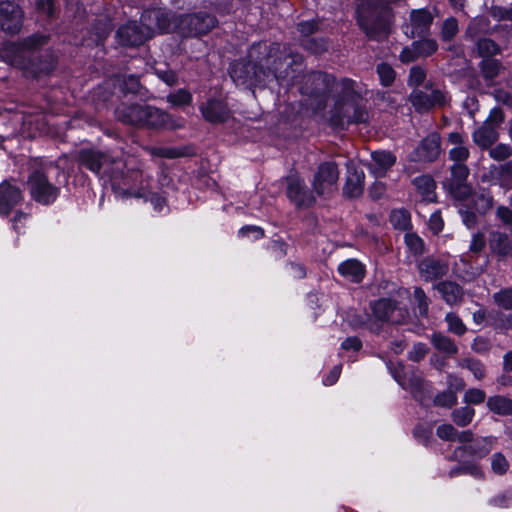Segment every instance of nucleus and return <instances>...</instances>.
Returning <instances> with one entry per match:
<instances>
[{"instance_id": "a878e982", "label": "nucleus", "mask_w": 512, "mask_h": 512, "mask_svg": "<svg viewBox=\"0 0 512 512\" xmlns=\"http://www.w3.org/2000/svg\"><path fill=\"white\" fill-rule=\"evenodd\" d=\"M472 137L476 145L481 148H488L498 139V133L495 126L484 122L481 127L473 132Z\"/></svg>"}, {"instance_id": "3c124183", "label": "nucleus", "mask_w": 512, "mask_h": 512, "mask_svg": "<svg viewBox=\"0 0 512 512\" xmlns=\"http://www.w3.org/2000/svg\"><path fill=\"white\" fill-rule=\"evenodd\" d=\"M490 504L498 508H508L512 506V490L504 491L490 499Z\"/></svg>"}, {"instance_id": "f8f14e48", "label": "nucleus", "mask_w": 512, "mask_h": 512, "mask_svg": "<svg viewBox=\"0 0 512 512\" xmlns=\"http://www.w3.org/2000/svg\"><path fill=\"white\" fill-rule=\"evenodd\" d=\"M469 169L464 163H455L451 167V178L448 181L450 193L458 200H466L472 194L471 187L466 183Z\"/></svg>"}, {"instance_id": "49530a36", "label": "nucleus", "mask_w": 512, "mask_h": 512, "mask_svg": "<svg viewBox=\"0 0 512 512\" xmlns=\"http://www.w3.org/2000/svg\"><path fill=\"white\" fill-rule=\"evenodd\" d=\"M458 32V22L455 18L446 19L442 25L441 37L444 41H450Z\"/></svg>"}, {"instance_id": "bf43d9fd", "label": "nucleus", "mask_w": 512, "mask_h": 512, "mask_svg": "<svg viewBox=\"0 0 512 512\" xmlns=\"http://www.w3.org/2000/svg\"><path fill=\"white\" fill-rule=\"evenodd\" d=\"M447 385V390L453 391V393L455 394L459 391H462L465 388L464 380L452 374H449L447 377Z\"/></svg>"}, {"instance_id": "f3484780", "label": "nucleus", "mask_w": 512, "mask_h": 512, "mask_svg": "<svg viewBox=\"0 0 512 512\" xmlns=\"http://www.w3.org/2000/svg\"><path fill=\"white\" fill-rule=\"evenodd\" d=\"M440 152V136L437 133H432L423 139L415 152L411 155V160L434 161L438 158Z\"/></svg>"}, {"instance_id": "09e8293b", "label": "nucleus", "mask_w": 512, "mask_h": 512, "mask_svg": "<svg viewBox=\"0 0 512 512\" xmlns=\"http://www.w3.org/2000/svg\"><path fill=\"white\" fill-rule=\"evenodd\" d=\"M494 302L504 308L512 309V288L503 289L493 295Z\"/></svg>"}, {"instance_id": "72a5a7b5", "label": "nucleus", "mask_w": 512, "mask_h": 512, "mask_svg": "<svg viewBox=\"0 0 512 512\" xmlns=\"http://www.w3.org/2000/svg\"><path fill=\"white\" fill-rule=\"evenodd\" d=\"M490 248L499 255H507L509 253V241L507 235L500 232L491 233Z\"/></svg>"}, {"instance_id": "9b49d317", "label": "nucleus", "mask_w": 512, "mask_h": 512, "mask_svg": "<svg viewBox=\"0 0 512 512\" xmlns=\"http://www.w3.org/2000/svg\"><path fill=\"white\" fill-rule=\"evenodd\" d=\"M339 171L335 163L320 165L313 181V189L318 195H329L337 190Z\"/></svg>"}, {"instance_id": "c756f323", "label": "nucleus", "mask_w": 512, "mask_h": 512, "mask_svg": "<svg viewBox=\"0 0 512 512\" xmlns=\"http://www.w3.org/2000/svg\"><path fill=\"white\" fill-rule=\"evenodd\" d=\"M473 205L477 212L486 214L494 205V199L491 191L485 188L479 189L473 195Z\"/></svg>"}, {"instance_id": "5701e85b", "label": "nucleus", "mask_w": 512, "mask_h": 512, "mask_svg": "<svg viewBox=\"0 0 512 512\" xmlns=\"http://www.w3.org/2000/svg\"><path fill=\"white\" fill-rule=\"evenodd\" d=\"M200 109L203 117L211 123H222L230 116L227 106L219 100H208Z\"/></svg>"}, {"instance_id": "dca6fc26", "label": "nucleus", "mask_w": 512, "mask_h": 512, "mask_svg": "<svg viewBox=\"0 0 512 512\" xmlns=\"http://www.w3.org/2000/svg\"><path fill=\"white\" fill-rule=\"evenodd\" d=\"M373 314L380 320L401 323L406 318V312L391 299H380L372 305Z\"/></svg>"}, {"instance_id": "338daca9", "label": "nucleus", "mask_w": 512, "mask_h": 512, "mask_svg": "<svg viewBox=\"0 0 512 512\" xmlns=\"http://www.w3.org/2000/svg\"><path fill=\"white\" fill-rule=\"evenodd\" d=\"M496 215L499 220L504 224H512V210L506 206H499L496 210Z\"/></svg>"}, {"instance_id": "2eb2a0df", "label": "nucleus", "mask_w": 512, "mask_h": 512, "mask_svg": "<svg viewBox=\"0 0 512 512\" xmlns=\"http://www.w3.org/2000/svg\"><path fill=\"white\" fill-rule=\"evenodd\" d=\"M393 376L404 389L409 390L413 397L420 402H423L426 394L430 392L429 385L423 380L421 373L410 372L402 376L398 372H393Z\"/></svg>"}, {"instance_id": "ea45409f", "label": "nucleus", "mask_w": 512, "mask_h": 512, "mask_svg": "<svg viewBox=\"0 0 512 512\" xmlns=\"http://www.w3.org/2000/svg\"><path fill=\"white\" fill-rule=\"evenodd\" d=\"M478 52L485 59L499 53V46L492 40L484 38L480 39L477 43Z\"/></svg>"}, {"instance_id": "6ab92c4d", "label": "nucleus", "mask_w": 512, "mask_h": 512, "mask_svg": "<svg viewBox=\"0 0 512 512\" xmlns=\"http://www.w3.org/2000/svg\"><path fill=\"white\" fill-rule=\"evenodd\" d=\"M287 195L298 207L310 206L314 197L304 189V183L296 176L287 178Z\"/></svg>"}, {"instance_id": "ddd939ff", "label": "nucleus", "mask_w": 512, "mask_h": 512, "mask_svg": "<svg viewBox=\"0 0 512 512\" xmlns=\"http://www.w3.org/2000/svg\"><path fill=\"white\" fill-rule=\"evenodd\" d=\"M23 11L9 1L0 3V29L7 33H18L22 27Z\"/></svg>"}, {"instance_id": "5fc2aeb1", "label": "nucleus", "mask_w": 512, "mask_h": 512, "mask_svg": "<svg viewBox=\"0 0 512 512\" xmlns=\"http://www.w3.org/2000/svg\"><path fill=\"white\" fill-rule=\"evenodd\" d=\"M436 434L443 440L454 441L457 436V430L450 424H443L437 428Z\"/></svg>"}, {"instance_id": "79ce46f5", "label": "nucleus", "mask_w": 512, "mask_h": 512, "mask_svg": "<svg viewBox=\"0 0 512 512\" xmlns=\"http://www.w3.org/2000/svg\"><path fill=\"white\" fill-rule=\"evenodd\" d=\"M445 320L448 324V330L456 335H463L467 328L462 320L454 313H448L445 316Z\"/></svg>"}, {"instance_id": "f03ea898", "label": "nucleus", "mask_w": 512, "mask_h": 512, "mask_svg": "<svg viewBox=\"0 0 512 512\" xmlns=\"http://www.w3.org/2000/svg\"><path fill=\"white\" fill-rule=\"evenodd\" d=\"M335 91L340 94L332 111V121L335 125L344 126L351 123H366L369 113L358 104L361 91L357 83L351 79L336 82L329 74L315 72L306 77L302 93L311 97H323Z\"/></svg>"}, {"instance_id": "864d4df0", "label": "nucleus", "mask_w": 512, "mask_h": 512, "mask_svg": "<svg viewBox=\"0 0 512 512\" xmlns=\"http://www.w3.org/2000/svg\"><path fill=\"white\" fill-rule=\"evenodd\" d=\"M485 398V392L476 388L469 389L464 394V402L468 404H480L484 402Z\"/></svg>"}, {"instance_id": "9d476101", "label": "nucleus", "mask_w": 512, "mask_h": 512, "mask_svg": "<svg viewBox=\"0 0 512 512\" xmlns=\"http://www.w3.org/2000/svg\"><path fill=\"white\" fill-rule=\"evenodd\" d=\"M28 185L32 197L39 203L47 205L58 197L59 189L48 181L43 170H35L29 177Z\"/></svg>"}, {"instance_id": "1a4fd4ad", "label": "nucleus", "mask_w": 512, "mask_h": 512, "mask_svg": "<svg viewBox=\"0 0 512 512\" xmlns=\"http://www.w3.org/2000/svg\"><path fill=\"white\" fill-rule=\"evenodd\" d=\"M409 100L419 112H426L435 106H442L447 102L445 93L432 85L415 88L410 94Z\"/></svg>"}, {"instance_id": "7c9ffc66", "label": "nucleus", "mask_w": 512, "mask_h": 512, "mask_svg": "<svg viewBox=\"0 0 512 512\" xmlns=\"http://www.w3.org/2000/svg\"><path fill=\"white\" fill-rule=\"evenodd\" d=\"M496 442L494 437H484L474 441L469 446H465V450L475 457L482 458L487 455L493 448Z\"/></svg>"}, {"instance_id": "f704fd0d", "label": "nucleus", "mask_w": 512, "mask_h": 512, "mask_svg": "<svg viewBox=\"0 0 512 512\" xmlns=\"http://www.w3.org/2000/svg\"><path fill=\"white\" fill-rule=\"evenodd\" d=\"M390 222L394 228L406 230L410 227V214L404 209H395L390 214Z\"/></svg>"}, {"instance_id": "a211bd4d", "label": "nucleus", "mask_w": 512, "mask_h": 512, "mask_svg": "<svg viewBox=\"0 0 512 512\" xmlns=\"http://www.w3.org/2000/svg\"><path fill=\"white\" fill-rule=\"evenodd\" d=\"M347 178L344 186V194L351 198L359 197L363 192L364 172L358 169L354 162L347 163Z\"/></svg>"}, {"instance_id": "4c0bfd02", "label": "nucleus", "mask_w": 512, "mask_h": 512, "mask_svg": "<svg viewBox=\"0 0 512 512\" xmlns=\"http://www.w3.org/2000/svg\"><path fill=\"white\" fill-rule=\"evenodd\" d=\"M475 410L470 407H461L453 411L452 419L460 427L467 426L474 418Z\"/></svg>"}, {"instance_id": "e433bc0d", "label": "nucleus", "mask_w": 512, "mask_h": 512, "mask_svg": "<svg viewBox=\"0 0 512 512\" xmlns=\"http://www.w3.org/2000/svg\"><path fill=\"white\" fill-rule=\"evenodd\" d=\"M458 365L471 371L477 380H482L485 377V367L479 360L466 358L460 360Z\"/></svg>"}, {"instance_id": "69168bd1", "label": "nucleus", "mask_w": 512, "mask_h": 512, "mask_svg": "<svg viewBox=\"0 0 512 512\" xmlns=\"http://www.w3.org/2000/svg\"><path fill=\"white\" fill-rule=\"evenodd\" d=\"M418 58L419 55L416 53V49H414L413 43L411 44V46L405 47L400 54V60L403 63L413 62Z\"/></svg>"}, {"instance_id": "2f4dec72", "label": "nucleus", "mask_w": 512, "mask_h": 512, "mask_svg": "<svg viewBox=\"0 0 512 512\" xmlns=\"http://www.w3.org/2000/svg\"><path fill=\"white\" fill-rule=\"evenodd\" d=\"M413 184L417 190L423 195L425 200L432 201L434 199V180L427 175L417 177L413 180Z\"/></svg>"}, {"instance_id": "0eeeda50", "label": "nucleus", "mask_w": 512, "mask_h": 512, "mask_svg": "<svg viewBox=\"0 0 512 512\" xmlns=\"http://www.w3.org/2000/svg\"><path fill=\"white\" fill-rule=\"evenodd\" d=\"M170 28L166 32H177L182 36H199L208 33L216 24V20L209 14H194L179 18L168 12L164 19Z\"/></svg>"}, {"instance_id": "aec40b11", "label": "nucleus", "mask_w": 512, "mask_h": 512, "mask_svg": "<svg viewBox=\"0 0 512 512\" xmlns=\"http://www.w3.org/2000/svg\"><path fill=\"white\" fill-rule=\"evenodd\" d=\"M396 163V156L385 150L374 151L371 153V162L368 169L376 177H384L388 170Z\"/></svg>"}, {"instance_id": "c85d7f7f", "label": "nucleus", "mask_w": 512, "mask_h": 512, "mask_svg": "<svg viewBox=\"0 0 512 512\" xmlns=\"http://www.w3.org/2000/svg\"><path fill=\"white\" fill-rule=\"evenodd\" d=\"M487 407L491 412L501 416L512 415V399L503 395L489 397Z\"/></svg>"}, {"instance_id": "680f3d73", "label": "nucleus", "mask_w": 512, "mask_h": 512, "mask_svg": "<svg viewBox=\"0 0 512 512\" xmlns=\"http://www.w3.org/2000/svg\"><path fill=\"white\" fill-rule=\"evenodd\" d=\"M428 348L425 344H415L409 353V358L413 361H420L427 354Z\"/></svg>"}, {"instance_id": "c9c22d12", "label": "nucleus", "mask_w": 512, "mask_h": 512, "mask_svg": "<svg viewBox=\"0 0 512 512\" xmlns=\"http://www.w3.org/2000/svg\"><path fill=\"white\" fill-rule=\"evenodd\" d=\"M413 47L420 57H428L437 51L438 45L434 39L425 38L413 42Z\"/></svg>"}, {"instance_id": "4468645a", "label": "nucleus", "mask_w": 512, "mask_h": 512, "mask_svg": "<svg viewBox=\"0 0 512 512\" xmlns=\"http://www.w3.org/2000/svg\"><path fill=\"white\" fill-rule=\"evenodd\" d=\"M432 22L433 16L428 10H412L404 32L410 38L424 36L429 33Z\"/></svg>"}, {"instance_id": "de8ad7c7", "label": "nucleus", "mask_w": 512, "mask_h": 512, "mask_svg": "<svg viewBox=\"0 0 512 512\" xmlns=\"http://www.w3.org/2000/svg\"><path fill=\"white\" fill-rule=\"evenodd\" d=\"M377 73L380 81L384 86H389L395 79V72L393 68L385 63H381L377 66Z\"/></svg>"}, {"instance_id": "473e14b6", "label": "nucleus", "mask_w": 512, "mask_h": 512, "mask_svg": "<svg viewBox=\"0 0 512 512\" xmlns=\"http://www.w3.org/2000/svg\"><path fill=\"white\" fill-rule=\"evenodd\" d=\"M432 343L437 350L449 355L456 354L458 351V348L454 342L443 334H433Z\"/></svg>"}, {"instance_id": "412c9836", "label": "nucleus", "mask_w": 512, "mask_h": 512, "mask_svg": "<svg viewBox=\"0 0 512 512\" xmlns=\"http://www.w3.org/2000/svg\"><path fill=\"white\" fill-rule=\"evenodd\" d=\"M22 200L21 191L8 181L0 184V214L7 215Z\"/></svg>"}, {"instance_id": "8fccbe9b", "label": "nucleus", "mask_w": 512, "mask_h": 512, "mask_svg": "<svg viewBox=\"0 0 512 512\" xmlns=\"http://www.w3.org/2000/svg\"><path fill=\"white\" fill-rule=\"evenodd\" d=\"M456 403L457 395L449 390L439 393L434 399V404L441 407H452Z\"/></svg>"}, {"instance_id": "c03bdc74", "label": "nucleus", "mask_w": 512, "mask_h": 512, "mask_svg": "<svg viewBox=\"0 0 512 512\" xmlns=\"http://www.w3.org/2000/svg\"><path fill=\"white\" fill-rule=\"evenodd\" d=\"M405 243L409 250L418 255L422 254L424 251V243L423 240L414 233H406L404 236Z\"/></svg>"}, {"instance_id": "39448f33", "label": "nucleus", "mask_w": 512, "mask_h": 512, "mask_svg": "<svg viewBox=\"0 0 512 512\" xmlns=\"http://www.w3.org/2000/svg\"><path fill=\"white\" fill-rule=\"evenodd\" d=\"M78 162L105 182L109 181L113 170H120L126 166L123 159L90 148L79 151Z\"/></svg>"}, {"instance_id": "bb28decb", "label": "nucleus", "mask_w": 512, "mask_h": 512, "mask_svg": "<svg viewBox=\"0 0 512 512\" xmlns=\"http://www.w3.org/2000/svg\"><path fill=\"white\" fill-rule=\"evenodd\" d=\"M435 288L441 294L443 300L448 305H454L459 303L463 297L462 288L451 281H444L438 283Z\"/></svg>"}, {"instance_id": "4be33fe9", "label": "nucleus", "mask_w": 512, "mask_h": 512, "mask_svg": "<svg viewBox=\"0 0 512 512\" xmlns=\"http://www.w3.org/2000/svg\"><path fill=\"white\" fill-rule=\"evenodd\" d=\"M419 273L425 281H432L445 276L448 272V265L440 260L425 258L418 265Z\"/></svg>"}, {"instance_id": "13d9d810", "label": "nucleus", "mask_w": 512, "mask_h": 512, "mask_svg": "<svg viewBox=\"0 0 512 512\" xmlns=\"http://www.w3.org/2000/svg\"><path fill=\"white\" fill-rule=\"evenodd\" d=\"M485 245V236L479 232L473 235L469 250L473 253H479L484 249Z\"/></svg>"}, {"instance_id": "b1692460", "label": "nucleus", "mask_w": 512, "mask_h": 512, "mask_svg": "<svg viewBox=\"0 0 512 512\" xmlns=\"http://www.w3.org/2000/svg\"><path fill=\"white\" fill-rule=\"evenodd\" d=\"M448 143L452 145V148L449 150V158L452 161L455 163H463L469 157V150L464 145V139L460 133H450Z\"/></svg>"}, {"instance_id": "58836bf2", "label": "nucleus", "mask_w": 512, "mask_h": 512, "mask_svg": "<svg viewBox=\"0 0 512 512\" xmlns=\"http://www.w3.org/2000/svg\"><path fill=\"white\" fill-rule=\"evenodd\" d=\"M167 101L173 106H186L192 101V95L185 89H179L167 96Z\"/></svg>"}, {"instance_id": "a19ab883", "label": "nucleus", "mask_w": 512, "mask_h": 512, "mask_svg": "<svg viewBox=\"0 0 512 512\" xmlns=\"http://www.w3.org/2000/svg\"><path fill=\"white\" fill-rule=\"evenodd\" d=\"M509 462L502 453H495L491 457V469L497 475H504L509 470Z\"/></svg>"}, {"instance_id": "393cba45", "label": "nucleus", "mask_w": 512, "mask_h": 512, "mask_svg": "<svg viewBox=\"0 0 512 512\" xmlns=\"http://www.w3.org/2000/svg\"><path fill=\"white\" fill-rule=\"evenodd\" d=\"M338 272L351 282H360L365 274L363 264L356 259H348L338 266Z\"/></svg>"}, {"instance_id": "423d86ee", "label": "nucleus", "mask_w": 512, "mask_h": 512, "mask_svg": "<svg viewBox=\"0 0 512 512\" xmlns=\"http://www.w3.org/2000/svg\"><path fill=\"white\" fill-rule=\"evenodd\" d=\"M120 170H113L109 183L112 189L121 196L143 197L146 179L143 171L140 169L129 168L125 172L129 163Z\"/></svg>"}, {"instance_id": "6e6d98bb", "label": "nucleus", "mask_w": 512, "mask_h": 512, "mask_svg": "<svg viewBox=\"0 0 512 512\" xmlns=\"http://www.w3.org/2000/svg\"><path fill=\"white\" fill-rule=\"evenodd\" d=\"M426 73L424 69L419 66L412 67L409 75V84L411 86H419L424 82Z\"/></svg>"}, {"instance_id": "7ed1b4c3", "label": "nucleus", "mask_w": 512, "mask_h": 512, "mask_svg": "<svg viewBox=\"0 0 512 512\" xmlns=\"http://www.w3.org/2000/svg\"><path fill=\"white\" fill-rule=\"evenodd\" d=\"M116 118L124 124L136 127L175 129L182 126V119L150 105L121 104L115 111Z\"/></svg>"}, {"instance_id": "052dcab7", "label": "nucleus", "mask_w": 512, "mask_h": 512, "mask_svg": "<svg viewBox=\"0 0 512 512\" xmlns=\"http://www.w3.org/2000/svg\"><path fill=\"white\" fill-rule=\"evenodd\" d=\"M503 121H504L503 111L499 108H494L491 110L485 123H489L490 125L495 126V128L497 129Z\"/></svg>"}, {"instance_id": "cd10ccee", "label": "nucleus", "mask_w": 512, "mask_h": 512, "mask_svg": "<svg viewBox=\"0 0 512 512\" xmlns=\"http://www.w3.org/2000/svg\"><path fill=\"white\" fill-rule=\"evenodd\" d=\"M489 174L490 178L497 180L501 187L507 190L512 188V161L500 166H491Z\"/></svg>"}, {"instance_id": "37998d69", "label": "nucleus", "mask_w": 512, "mask_h": 512, "mask_svg": "<svg viewBox=\"0 0 512 512\" xmlns=\"http://www.w3.org/2000/svg\"><path fill=\"white\" fill-rule=\"evenodd\" d=\"M413 297L416 301L419 315L426 316L429 308V300L425 292L420 287H415Z\"/></svg>"}, {"instance_id": "6e6552de", "label": "nucleus", "mask_w": 512, "mask_h": 512, "mask_svg": "<svg viewBox=\"0 0 512 512\" xmlns=\"http://www.w3.org/2000/svg\"><path fill=\"white\" fill-rule=\"evenodd\" d=\"M47 37L43 35H33L21 43L7 42L2 45L0 50L1 59L18 68L27 69V58L31 50L45 44Z\"/></svg>"}, {"instance_id": "4d7b16f0", "label": "nucleus", "mask_w": 512, "mask_h": 512, "mask_svg": "<svg viewBox=\"0 0 512 512\" xmlns=\"http://www.w3.org/2000/svg\"><path fill=\"white\" fill-rule=\"evenodd\" d=\"M490 14L496 20H512V7L493 6L490 10Z\"/></svg>"}, {"instance_id": "0e129e2a", "label": "nucleus", "mask_w": 512, "mask_h": 512, "mask_svg": "<svg viewBox=\"0 0 512 512\" xmlns=\"http://www.w3.org/2000/svg\"><path fill=\"white\" fill-rule=\"evenodd\" d=\"M36 7L39 12L51 17L54 12V0H38Z\"/></svg>"}, {"instance_id": "e2e57ef3", "label": "nucleus", "mask_w": 512, "mask_h": 512, "mask_svg": "<svg viewBox=\"0 0 512 512\" xmlns=\"http://www.w3.org/2000/svg\"><path fill=\"white\" fill-rule=\"evenodd\" d=\"M444 226L441 215L438 212H434L429 218V228L430 230L437 234L442 231Z\"/></svg>"}, {"instance_id": "774afa93", "label": "nucleus", "mask_w": 512, "mask_h": 512, "mask_svg": "<svg viewBox=\"0 0 512 512\" xmlns=\"http://www.w3.org/2000/svg\"><path fill=\"white\" fill-rule=\"evenodd\" d=\"M494 98L497 102L503 103L507 106H512V95L505 90H495Z\"/></svg>"}, {"instance_id": "20e7f679", "label": "nucleus", "mask_w": 512, "mask_h": 512, "mask_svg": "<svg viewBox=\"0 0 512 512\" xmlns=\"http://www.w3.org/2000/svg\"><path fill=\"white\" fill-rule=\"evenodd\" d=\"M168 18V12L163 9L145 11L141 16V24L129 22L117 31L118 41L122 45L136 46L151 38L155 31L166 32L170 28L164 19Z\"/></svg>"}, {"instance_id": "603ef678", "label": "nucleus", "mask_w": 512, "mask_h": 512, "mask_svg": "<svg viewBox=\"0 0 512 512\" xmlns=\"http://www.w3.org/2000/svg\"><path fill=\"white\" fill-rule=\"evenodd\" d=\"M512 154V148L506 144H498L489 151V155L496 161H503Z\"/></svg>"}, {"instance_id": "a18cd8bd", "label": "nucleus", "mask_w": 512, "mask_h": 512, "mask_svg": "<svg viewBox=\"0 0 512 512\" xmlns=\"http://www.w3.org/2000/svg\"><path fill=\"white\" fill-rule=\"evenodd\" d=\"M481 67L484 77L491 80L498 75L500 63L497 60L487 58L482 61Z\"/></svg>"}, {"instance_id": "f257e3e1", "label": "nucleus", "mask_w": 512, "mask_h": 512, "mask_svg": "<svg viewBox=\"0 0 512 512\" xmlns=\"http://www.w3.org/2000/svg\"><path fill=\"white\" fill-rule=\"evenodd\" d=\"M280 44H274L269 53L266 43L253 45L249 51L250 61L232 65L230 76L237 85L260 86L273 80H284L290 76V67L301 60L299 56H285L280 53Z\"/></svg>"}]
</instances>
